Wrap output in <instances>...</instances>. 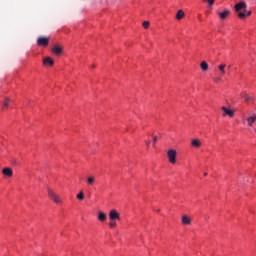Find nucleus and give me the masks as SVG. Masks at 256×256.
Segmentation results:
<instances>
[{
    "instance_id": "14",
    "label": "nucleus",
    "mask_w": 256,
    "mask_h": 256,
    "mask_svg": "<svg viewBox=\"0 0 256 256\" xmlns=\"http://www.w3.org/2000/svg\"><path fill=\"white\" fill-rule=\"evenodd\" d=\"M182 223H183L184 225H191V219H190V217L187 216V215L182 216Z\"/></svg>"
},
{
    "instance_id": "28",
    "label": "nucleus",
    "mask_w": 256,
    "mask_h": 256,
    "mask_svg": "<svg viewBox=\"0 0 256 256\" xmlns=\"http://www.w3.org/2000/svg\"><path fill=\"white\" fill-rule=\"evenodd\" d=\"M204 177H207V173H204Z\"/></svg>"
},
{
    "instance_id": "17",
    "label": "nucleus",
    "mask_w": 256,
    "mask_h": 256,
    "mask_svg": "<svg viewBox=\"0 0 256 256\" xmlns=\"http://www.w3.org/2000/svg\"><path fill=\"white\" fill-rule=\"evenodd\" d=\"M184 17H185V12H183V10H179L176 14V19L180 21V19H183Z\"/></svg>"
},
{
    "instance_id": "19",
    "label": "nucleus",
    "mask_w": 256,
    "mask_h": 256,
    "mask_svg": "<svg viewBox=\"0 0 256 256\" xmlns=\"http://www.w3.org/2000/svg\"><path fill=\"white\" fill-rule=\"evenodd\" d=\"M225 67H227L226 64H220L218 66V71H220L221 75H225Z\"/></svg>"
},
{
    "instance_id": "21",
    "label": "nucleus",
    "mask_w": 256,
    "mask_h": 256,
    "mask_svg": "<svg viewBox=\"0 0 256 256\" xmlns=\"http://www.w3.org/2000/svg\"><path fill=\"white\" fill-rule=\"evenodd\" d=\"M9 107V98H6L3 102V109H8Z\"/></svg>"
},
{
    "instance_id": "3",
    "label": "nucleus",
    "mask_w": 256,
    "mask_h": 256,
    "mask_svg": "<svg viewBox=\"0 0 256 256\" xmlns=\"http://www.w3.org/2000/svg\"><path fill=\"white\" fill-rule=\"evenodd\" d=\"M167 157L169 159V162L175 164L177 162V150L175 149H170L167 152Z\"/></svg>"
},
{
    "instance_id": "15",
    "label": "nucleus",
    "mask_w": 256,
    "mask_h": 256,
    "mask_svg": "<svg viewBox=\"0 0 256 256\" xmlns=\"http://www.w3.org/2000/svg\"><path fill=\"white\" fill-rule=\"evenodd\" d=\"M98 219L100 220V221H107V214H105V212H99L98 213Z\"/></svg>"
},
{
    "instance_id": "23",
    "label": "nucleus",
    "mask_w": 256,
    "mask_h": 256,
    "mask_svg": "<svg viewBox=\"0 0 256 256\" xmlns=\"http://www.w3.org/2000/svg\"><path fill=\"white\" fill-rule=\"evenodd\" d=\"M149 25H150L149 21H144L142 23V27H144L145 29H147L149 27Z\"/></svg>"
},
{
    "instance_id": "12",
    "label": "nucleus",
    "mask_w": 256,
    "mask_h": 256,
    "mask_svg": "<svg viewBox=\"0 0 256 256\" xmlns=\"http://www.w3.org/2000/svg\"><path fill=\"white\" fill-rule=\"evenodd\" d=\"M43 64L44 65H49L50 67H53V65H55V61H53V59H51V57H46L43 60Z\"/></svg>"
},
{
    "instance_id": "1",
    "label": "nucleus",
    "mask_w": 256,
    "mask_h": 256,
    "mask_svg": "<svg viewBox=\"0 0 256 256\" xmlns=\"http://www.w3.org/2000/svg\"><path fill=\"white\" fill-rule=\"evenodd\" d=\"M234 9L238 14L239 19H245V17H251V10L247 11V3L244 1L235 4Z\"/></svg>"
},
{
    "instance_id": "5",
    "label": "nucleus",
    "mask_w": 256,
    "mask_h": 256,
    "mask_svg": "<svg viewBox=\"0 0 256 256\" xmlns=\"http://www.w3.org/2000/svg\"><path fill=\"white\" fill-rule=\"evenodd\" d=\"M221 109L224 111V113L222 114L223 117H234L235 116V111L225 107V106H222Z\"/></svg>"
},
{
    "instance_id": "9",
    "label": "nucleus",
    "mask_w": 256,
    "mask_h": 256,
    "mask_svg": "<svg viewBox=\"0 0 256 256\" xmlns=\"http://www.w3.org/2000/svg\"><path fill=\"white\" fill-rule=\"evenodd\" d=\"M2 173L5 177H13V170L9 167L4 168Z\"/></svg>"
},
{
    "instance_id": "13",
    "label": "nucleus",
    "mask_w": 256,
    "mask_h": 256,
    "mask_svg": "<svg viewBox=\"0 0 256 256\" xmlns=\"http://www.w3.org/2000/svg\"><path fill=\"white\" fill-rule=\"evenodd\" d=\"M256 121V114H253L252 116L247 118V123L249 127H253V123Z\"/></svg>"
},
{
    "instance_id": "29",
    "label": "nucleus",
    "mask_w": 256,
    "mask_h": 256,
    "mask_svg": "<svg viewBox=\"0 0 256 256\" xmlns=\"http://www.w3.org/2000/svg\"><path fill=\"white\" fill-rule=\"evenodd\" d=\"M147 145H149V142H147Z\"/></svg>"
},
{
    "instance_id": "4",
    "label": "nucleus",
    "mask_w": 256,
    "mask_h": 256,
    "mask_svg": "<svg viewBox=\"0 0 256 256\" xmlns=\"http://www.w3.org/2000/svg\"><path fill=\"white\" fill-rule=\"evenodd\" d=\"M37 45L40 47H47V45H49V37H39L37 39Z\"/></svg>"
},
{
    "instance_id": "7",
    "label": "nucleus",
    "mask_w": 256,
    "mask_h": 256,
    "mask_svg": "<svg viewBox=\"0 0 256 256\" xmlns=\"http://www.w3.org/2000/svg\"><path fill=\"white\" fill-rule=\"evenodd\" d=\"M218 15H219L220 19H222V21H225V19H227V17H229V15H231V10L226 9L222 12H219Z\"/></svg>"
},
{
    "instance_id": "24",
    "label": "nucleus",
    "mask_w": 256,
    "mask_h": 256,
    "mask_svg": "<svg viewBox=\"0 0 256 256\" xmlns=\"http://www.w3.org/2000/svg\"><path fill=\"white\" fill-rule=\"evenodd\" d=\"M213 81H214V83H221L222 79H221V77H215L213 79Z\"/></svg>"
},
{
    "instance_id": "25",
    "label": "nucleus",
    "mask_w": 256,
    "mask_h": 256,
    "mask_svg": "<svg viewBox=\"0 0 256 256\" xmlns=\"http://www.w3.org/2000/svg\"><path fill=\"white\" fill-rule=\"evenodd\" d=\"M214 3H215V0H208L209 7H211V5H213Z\"/></svg>"
},
{
    "instance_id": "10",
    "label": "nucleus",
    "mask_w": 256,
    "mask_h": 256,
    "mask_svg": "<svg viewBox=\"0 0 256 256\" xmlns=\"http://www.w3.org/2000/svg\"><path fill=\"white\" fill-rule=\"evenodd\" d=\"M191 145H192V147L199 149V147H201L203 145V143H201V140H199V139H192Z\"/></svg>"
},
{
    "instance_id": "26",
    "label": "nucleus",
    "mask_w": 256,
    "mask_h": 256,
    "mask_svg": "<svg viewBox=\"0 0 256 256\" xmlns=\"http://www.w3.org/2000/svg\"><path fill=\"white\" fill-rule=\"evenodd\" d=\"M155 143H157V136L153 138V147H155Z\"/></svg>"
},
{
    "instance_id": "18",
    "label": "nucleus",
    "mask_w": 256,
    "mask_h": 256,
    "mask_svg": "<svg viewBox=\"0 0 256 256\" xmlns=\"http://www.w3.org/2000/svg\"><path fill=\"white\" fill-rule=\"evenodd\" d=\"M87 185H89V186L95 185V176H89L87 178Z\"/></svg>"
},
{
    "instance_id": "8",
    "label": "nucleus",
    "mask_w": 256,
    "mask_h": 256,
    "mask_svg": "<svg viewBox=\"0 0 256 256\" xmlns=\"http://www.w3.org/2000/svg\"><path fill=\"white\" fill-rule=\"evenodd\" d=\"M109 219H111V221H115L117 219H120L119 212L117 210H111L110 213H109Z\"/></svg>"
},
{
    "instance_id": "6",
    "label": "nucleus",
    "mask_w": 256,
    "mask_h": 256,
    "mask_svg": "<svg viewBox=\"0 0 256 256\" xmlns=\"http://www.w3.org/2000/svg\"><path fill=\"white\" fill-rule=\"evenodd\" d=\"M240 97H242V99H245L246 103H253L255 99L253 98V96L247 94V92L240 93Z\"/></svg>"
},
{
    "instance_id": "27",
    "label": "nucleus",
    "mask_w": 256,
    "mask_h": 256,
    "mask_svg": "<svg viewBox=\"0 0 256 256\" xmlns=\"http://www.w3.org/2000/svg\"><path fill=\"white\" fill-rule=\"evenodd\" d=\"M204 1V3H209V0H203Z\"/></svg>"
},
{
    "instance_id": "2",
    "label": "nucleus",
    "mask_w": 256,
    "mask_h": 256,
    "mask_svg": "<svg viewBox=\"0 0 256 256\" xmlns=\"http://www.w3.org/2000/svg\"><path fill=\"white\" fill-rule=\"evenodd\" d=\"M47 191H48L49 199H51V201L56 203V205H61V203H63V200L61 199V196H59L57 193H55L50 188H48Z\"/></svg>"
},
{
    "instance_id": "16",
    "label": "nucleus",
    "mask_w": 256,
    "mask_h": 256,
    "mask_svg": "<svg viewBox=\"0 0 256 256\" xmlns=\"http://www.w3.org/2000/svg\"><path fill=\"white\" fill-rule=\"evenodd\" d=\"M200 68L202 69V71H208L209 70V64H207V62L202 61L200 64Z\"/></svg>"
},
{
    "instance_id": "22",
    "label": "nucleus",
    "mask_w": 256,
    "mask_h": 256,
    "mask_svg": "<svg viewBox=\"0 0 256 256\" xmlns=\"http://www.w3.org/2000/svg\"><path fill=\"white\" fill-rule=\"evenodd\" d=\"M109 227L111 229H115V227H117V222H115V220H112L110 223H109Z\"/></svg>"
},
{
    "instance_id": "11",
    "label": "nucleus",
    "mask_w": 256,
    "mask_h": 256,
    "mask_svg": "<svg viewBox=\"0 0 256 256\" xmlns=\"http://www.w3.org/2000/svg\"><path fill=\"white\" fill-rule=\"evenodd\" d=\"M52 51H53L56 55H61V53H63V46L55 45V46L52 48Z\"/></svg>"
},
{
    "instance_id": "20",
    "label": "nucleus",
    "mask_w": 256,
    "mask_h": 256,
    "mask_svg": "<svg viewBox=\"0 0 256 256\" xmlns=\"http://www.w3.org/2000/svg\"><path fill=\"white\" fill-rule=\"evenodd\" d=\"M77 199L78 201H83V199H85V193H83V191H81L79 194H77Z\"/></svg>"
}]
</instances>
